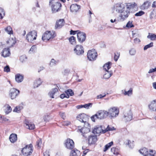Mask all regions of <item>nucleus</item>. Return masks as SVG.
<instances>
[{"label": "nucleus", "mask_w": 156, "mask_h": 156, "mask_svg": "<svg viewBox=\"0 0 156 156\" xmlns=\"http://www.w3.org/2000/svg\"><path fill=\"white\" fill-rule=\"evenodd\" d=\"M77 37L79 42L80 43H82L85 40L86 34L84 32H79L77 33Z\"/></svg>", "instance_id": "obj_14"}, {"label": "nucleus", "mask_w": 156, "mask_h": 156, "mask_svg": "<svg viewBox=\"0 0 156 156\" xmlns=\"http://www.w3.org/2000/svg\"><path fill=\"white\" fill-rule=\"evenodd\" d=\"M155 72H156V67L154 68V69H151L149 70L148 73H150Z\"/></svg>", "instance_id": "obj_61"}, {"label": "nucleus", "mask_w": 156, "mask_h": 156, "mask_svg": "<svg viewBox=\"0 0 156 156\" xmlns=\"http://www.w3.org/2000/svg\"><path fill=\"white\" fill-rule=\"evenodd\" d=\"M144 12L142 11H140L139 12H138L136 13V14H135V16H140L142 15H143L144 14Z\"/></svg>", "instance_id": "obj_54"}, {"label": "nucleus", "mask_w": 156, "mask_h": 156, "mask_svg": "<svg viewBox=\"0 0 156 156\" xmlns=\"http://www.w3.org/2000/svg\"><path fill=\"white\" fill-rule=\"evenodd\" d=\"M150 3L148 1H146L144 2L140 6L141 9L144 10L147 9L150 6Z\"/></svg>", "instance_id": "obj_23"}, {"label": "nucleus", "mask_w": 156, "mask_h": 156, "mask_svg": "<svg viewBox=\"0 0 156 156\" xmlns=\"http://www.w3.org/2000/svg\"><path fill=\"white\" fill-rule=\"evenodd\" d=\"M41 79L40 78H39L34 81V87L35 88L41 85Z\"/></svg>", "instance_id": "obj_35"}, {"label": "nucleus", "mask_w": 156, "mask_h": 156, "mask_svg": "<svg viewBox=\"0 0 156 156\" xmlns=\"http://www.w3.org/2000/svg\"><path fill=\"white\" fill-rule=\"evenodd\" d=\"M74 51L76 54L78 55H83L84 52L83 48L81 45H76L74 49Z\"/></svg>", "instance_id": "obj_12"}, {"label": "nucleus", "mask_w": 156, "mask_h": 156, "mask_svg": "<svg viewBox=\"0 0 156 156\" xmlns=\"http://www.w3.org/2000/svg\"><path fill=\"white\" fill-rule=\"evenodd\" d=\"M11 55L9 48H5L1 52V55L4 58L9 56Z\"/></svg>", "instance_id": "obj_18"}, {"label": "nucleus", "mask_w": 156, "mask_h": 156, "mask_svg": "<svg viewBox=\"0 0 156 156\" xmlns=\"http://www.w3.org/2000/svg\"><path fill=\"white\" fill-rule=\"evenodd\" d=\"M128 144L129 146V147L130 148H132L133 147L134 144H133V141L132 142L129 140H128Z\"/></svg>", "instance_id": "obj_52"}, {"label": "nucleus", "mask_w": 156, "mask_h": 156, "mask_svg": "<svg viewBox=\"0 0 156 156\" xmlns=\"http://www.w3.org/2000/svg\"><path fill=\"white\" fill-rule=\"evenodd\" d=\"M37 33L35 30L29 32L27 35L26 39L29 42H32L36 39Z\"/></svg>", "instance_id": "obj_10"}, {"label": "nucleus", "mask_w": 156, "mask_h": 156, "mask_svg": "<svg viewBox=\"0 0 156 156\" xmlns=\"http://www.w3.org/2000/svg\"><path fill=\"white\" fill-rule=\"evenodd\" d=\"M126 27L128 28H130L134 27V26L132 24V21H129L127 23Z\"/></svg>", "instance_id": "obj_45"}, {"label": "nucleus", "mask_w": 156, "mask_h": 156, "mask_svg": "<svg viewBox=\"0 0 156 156\" xmlns=\"http://www.w3.org/2000/svg\"><path fill=\"white\" fill-rule=\"evenodd\" d=\"M108 116L111 118H115L119 114V109L116 107H113L108 109Z\"/></svg>", "instance_id": "obj_5"}, {"label": "nucleus", "mask_w": 156, "mask_h": 156, "mask_svg": "<svg viewBox=\"0 0 156 156\" xmlns=\"http://www.w3.org/2000/svg\"><path fill=\"white\" fill-rule=\"evenodd\" d=\"M80 32L79 31H73L72 30H71L70 31V34H73V35H74L76 34L78 32Z\"/></svg>", "instance_id": "obj_62"}, {"label": "nucleus", "mask_w": 156, "mask_h": 156, "mask_svg": "<svg viewBox=\"0 0 156 156\" xmlns=\"http://www.w3.org/2000/svg\"><path fill=\"white\" fill-rule=\"evenodd\" d=\"M77 119L80 121L83 122L87 125H89L87 121L89 119L88 115L84 113L80 114L76 117Z\"/></svg>", "instance_id": "obj_8"}, {"label": "nucleus", "mask_w": 156, "mask_h": 156, "mask_svg": "<svg viewBox=\"0 0 156 156\" xmlns=\"http://www.w3.org/2000/svg\"><path fill=\"white\" fill-rule=\"evenodd\" d=\"M140 42V39L136 38L134 39V42L135 43H138Z\"/></svg>", "instance_id": "obj_64"}, {"label": "nucleus", "mask_w": 156, "mask_h": 156, "mask_svg": "<svg viewBox=\"0 0 156 156\" xmlns=\"http://www.w3.org/2000/svg\"><path fill=\"white\" fill-rule=\"evenodd\" d=\"M23 76L20 74H18L15 76V80L18 83L22 82L23 80Z\"/></svg>", "instance_id": "obj_24"}, {"label": "nucleus", "mask_w": 156, "mask_h": 156, "mask_svg": "<svg viewBox=\"0 0 156 156\" xmlns=\"http://www.w3.org/2000/svg\"><path fill=\"white\" fill-rule=\"evenodd\" d=\"M129 54L131 56L134 55L136 53V51L135 49L132 48L130 49L129 51Z\"/></svg>", "instance_id": "obj_42"}, {"label": "nucleus", "mask_w": 156, "mask_h": 156, "mask_svg": "<svg viewBox=\"0 0 156 156\" xmlns=\"http://www.w3.org/2000/svg\"><path fill=\"white\" fill-rule=\"evenodd\" d=\"M112 74V72L108 71H105V73L103 76L104 78L105 79H108L109 78Z\"/></svg>", "instance_id": "obj_29"}, {"label": "nucleus", "mask_w": 156, "mask_h": 156, "mask_svg": "<svg viewBox=\"0 0 156 156\" xmlns=\"http://www.w3.org/2000/svg\"><path fill=\"white\" fill-rule=\"evenodd\" d=\"M56 36V34L53 32L52 34L50 31H47L43 35L42 40L45 42H47L51 38H53Z\"/></svg>", "instance_id": "obj_7"}, {"label": "nucleus", "mask_w": 156, "mask_h": 156, "mask_svg": "<svg viewBox=\"0 0 156 156\" xmlns=\"http://www.w3.org/2000/svg\"><path fill=\"white\" fill-rule=\"evenodd\" d=\"M58 91V89L57 88L52 89L48 93L49 96L52 98H54V95Z\"/></svg>", "instance_id": "obj_26"}, {"label": "nucleus", "mask_w": 156, "mask_h": 156, "mask_svg": "<svg viewBox=\"0 0 156 156\" xmlns=\"http://www.w3.org/2000/svg\"><path fill=\"white\" fill-rule=\"evenodd\" d=\"M5 12L3 9L0 7V19H2L4 16Z\"/></svg>", "instance_id": "obj_44"}, {"label": "nucleus", "mask_w": 156, "mask_h": 156, "mask_svg": "<svg viewBox=\"0 0 156 156\" xmlns=\"http://www.w3.org/2000/svg\"><path fill=\"white\" fill-rule=\"evenodd\" d=\"M44 156H49V152L48 151H46L44 153Z\"/></svg>", "instance_id": "obj_63"}, {"label": "nucleus", "mask_w": 156, "mask_h": 156, "mask_svg": "<svg viewBox=\"0 0 156 156\" xmlns=\"http://www.w3.org/2000/svg\"><path fill=\"white\" fill-rule=\"evenodd\" d=\"M59 62L58 60H56L54 58H52L50 62L49 65L51 67L55 66L58 64Z\"/></svg>", "instance_id": "obj_33"}, {"label": "nucleus", "mask_w": 156, "mask_h": 156, "mask_svg": "<svg viewBox=\"0 0 156 156\" xmlns=\"http://www.w3.org/2000/svg\"><path fill=\"white\" fill-rule=\"evenodd\" d=\"M124 92L123 93V94L125 95L130 96L131 95L133 94V89L132 88H130L128 91H126L125 90H124Z\"/></svg>", "instance_id": "obj_39"}, {"label": "nucleus", "mask_w": 156, "mask_h": 156, "mask_svg": "<svg viewBox=\"0 0 156 156\" xmlns=\"http://www.w3.org/2000/svg\"><path fill=\"white\" fill-rule=\"evenodd\" d=\"M27 59V57L25 55H23L21 56L20 57V60L22 62L26 61Z\"/></svg>", "instance_id": "obj_48"}, {"label": "nucleus", "mask_w": 156, "mask_h": 156, "mask_svg": "<svg viewBox=\"0 0 156 156\" xmlns=\"http://www.w3.org/2000/svg\"><path fill=\"white\" fill-rule=\"evenodd\" d=\"M148 107L150 110L156 111V100L152 101L148 105Z\"/></svg>", "instance_id": "obj_20"}, {"label": "nucleus", "mask_w": 156, "mask_h": 156, "mask_svg": "<svg viewBox=\"0 0 156 156\" xmlns=\"http://www.w3.org/2000/svg\"><path fill=\"white\" fill-rule=\"evenodd\" d=\"M69 40L71 44L74 45L76 44V39L74 37L71 36L69 38Z\"/></svg>", "instance_id": "obj_40"}, {"label": "nucleus", "mask_w": 156, "mask_h": 156, "mask_svg": "<svg viewBox=\"0 0 156 156\" xmlns=\"http://www.w3.org/2000/svg\"><path fill=\"white\" fill-rule=\"evenodd\" d=\"M106 94H104V95H102V94H100L99 95H98L97 96V98L98 99H101V98H102L104 97H105L106 96Z\"/></svg>", "instance_id": "obj_60"}, {"label": "nucleus", "mask_w": 156, "mask_h": 156, "mask_svg": "<svg viewBox=\"0 0 156 156\" xmlns=\"http://www.w3.org/2000/svg\"><path fill=\"white\" fill-rule=\"evenodd\" d=\"M7 43H9L10 44H11V46H10V47H12L14 45L16 42L14 41L12 39H9V40L7 42Z\"/></svg>", "instance_id": "obj_47"}, {"label": "nucleus", "mask_w": 156, "mask_h": 156, "mask_svg": "<svg viewBox=\"0 0 156 156\" xmlns=\"http://www.w3.org/2000/svg\"><path fill=\"white\" fill-rule=\"evenodd\" d=\"M114 10L120 13V20L124 21L128 17L130 13L129 10L126 8L125 5L121 3H117L114 6Z\"/></svg>", "instance_id": "obj_1"}, {"label": "nucleus", "mask_w": 156, "mask_h": 156, "mask_svg": "<svg viewBox=\"0 0 156 156\" xmlns=\"http://www.w3.org/2000/svg\"><path fill=\"white\" fill-rule=\"evenodd\" d=\"M88 143L90 145L94 144L98 140L97 136L95 135H90L88 136Z\"/></svg>", "instance_id": "obj_17"}, {"label": "nucleus", "mask_w": 156, "mask_h": 156, "mask_svg": "<svg viewBox=\"0 0 156 156\" xmlns=\"http://www.w3.org/2000/svg\"><path fill=\"white\" fill-rule=\"evenodd\" d=\"M79 154L80 151L76 149H74L71 151L70 156H78Z\"/></svg>", "instance_id": "obj_28"}, {"label": "nucleus", "mask_w": 156, "mask_h": 156, "mask_svg": "<svg viewBox=\"0 0 156 156\" xmlns=\"http://www.w3.org/2000/svg\"><path fill=\"white\" fill-rule=\"evenodd\" d=\"M111 151L114 154L117 155L119 154V150L118 148L113 147L111 149Z\"/></svg>", "instance_id": "obj_37"}, {"label": "nucleus", "mask_w": 156, "mask_h": 156, "mask_svg": "<svg viewBox=\"0 0 156 156\" xmlns=\"http://www.w3.org/2000/svg\"><path fill=\"white\" fill-rule=\"evenodd\" d=\"M24 124L25 125V127L29 129H34L35 128V125L34 124L30 122L27 120H25Z\"/></svg>", "instance_id": "obj_21"}, {"label": "nucleus", "mask_w": 156, "mask_h": 156, "mask_svg": "<svg viewBox=\"0 0 156 156\" xmlns=\"http://www.w3.org/2000/svg\"><path fill=\"white\" fill-rule=\"evenodd\" d=\"M9 139L11 142L12 143L15 142L17 140V135L15 134H12L9 136Z\"/></svg>", "instance_id": "obj_25"}, {"label": "nucleus", "mask_w": 156, "mask_h": 156, "mask_svg": "<svg viewBox=\"0 0 156 156\" xmlns=\"http://www.w3.org/2000/svg\"><path fill=\"white\" fill-rule=\"evenodd\" d=\"M42 144V141L41 139H39L37 140L36 142V146L39 148L41 147V145Z\"/></svg>", "instance_id": "obj_49"}, {"label": "nucleus", "mask_w": 156, "mask_h": 156, "mask_svg": "<svg viewBox=\"0 0 156 156\" xmlns=\"http://www.w3.org/2000/svg\"><path fill=\"white\" fill-rule=\"evenodd\" d=\"M115 130V128L114 127L112 126H110L109 125H108L106 128L104 129V131L105 133L108 131H113Z\"/></svg>", "instance_id": "obj_34"}, {"label": "nucleus", "mask_w": 156, "mask_h": 156, "mask_svg": "<svg viewBox=\"0 0 156 156\" xmlns=\"http://www.w3.org/2000/svg\"><path fill=\"white\" fill-rule=\"evenodd\" d=\"M102 126L97 125L95 126L93 129L92 133L95 134H100L101 133H105L104 130Z\"/></svg>", "instance_id": "obj_11"}, {"label": "nucleus", "mask_w": 156, "mask_h": 156, "mask_svg": "<svg viewBox=\"0 0 156 156\" xmlns=\"http://www.w3.org/2000/svg\"><path fill=\"white\" fill-rule=\"evenodd\" d=\"M64 20L63 19H60L56 23L55 26V29H60L61 28L64 24Z\"/></svg>", "instance_id": "obj_19"}, {"label": "nucleus", "mask_w": 156, "mask_h": 156, "mask_svg": "<svg viewBox=\"0 0 156 156\" xmlns=\"http://www.w3.org/2000/svg\"><path fill=\"white\" fill-rule=\"evenodd\" d=\"M90 130V126L89 123V125H87L84 124V127L81 129H78L77 131L81 133L83 136L85 138H87L89 136V133Z\"/></svg>", "instance_id": "obj_3"}, {"label": "nucleus", "mask_w": 156, "mask_h": 156, "mask_svg": "<svg viewBox=\"0 0 156 156\" xmlns=\"http://www.w3.org/2000/svg\"><path fill=\"white\" fill-rule=\"evenodd\" d=\"M66 147L69 149H72L74 147V143L73 140L69 138L67 139L65 143Z\"/></svg>", "instance_id": "obj_16"}, {"label": "nucleus", "mask_w": 156, "mask_h": 156, "mask_svg": "<svg viewBox=\"0 0 156 156\" xmlns=\"http://www.w3.org/2000/svg\"><path fill=\"white\" fill-rule=\"evenodd\" d=\"M4 107H5V111L6 114H8L12 111V108L9 104H6Z\"/></svg>", "instance_id": "obj_30"}, {"label": "nucleus", "mask_w": 156, "mask_h": 156, "mask_svg": "<svg viewBox=\"0 0 156 156\" xmlns=\"http://www.w3.org/2000/svg\"><path fill=\"white\" fill-rule=\"evenodd\" d=\"M92 105V103H88L87 104L83 105V108H85L87 109L89 108L90 107H91Z\"/></svg>", "instance_id": "obj_50"}, {"label": "nucleus", "mask_w": 156, "mask_h": 156, "mask_svg": "<svg viewBox=\"0 0 156 156\" xmlns=\"http://www.w3.org/2000/svg\"><path fill=\"white\" fill-rule=\"evenodd\" d=\"M20 93V91L16 89L12 88L10 90L9 96L12 99H14Z\"/></svg>", "instance_id": "obj_15"}, {"label": "nucleus", "mask_w": 156, "mask_h": 156, "mask_svg": "<svg viewBox=\"0 0 156 156\" xmlns=\"http://www.w3.org/2000/svg\"><path fill=\"white\" fill-rule=\"evenodd\" d=\"M119 53H118V52H117L115 54L114 59L115 61L116 62L117 61L118 59L119 58Z\"/></svg>", "instance_id": "obj_53"}, {"label": "nucleus", "mask_w": 156, "mask_h": 156, "mask_svg": "<svg viewBox=\"0 0 156 156\" xmlns=\"http://www.w3.org/2000/svg\"><path fill=\"white\" fill-rule=\"evenodd\" d=\"M133 118V114L129 110L124 113L123 119L126 122L131 121Z\"/></svg>", "instance_id": "obj_13"}, {"label": "nucleus", "mask_w": 156, "mask_h": 156, "mask_svg": "<svg viewBox=\"0 0 156 156\" xmlns=\"http://www.w3.org/2000/svg\"><path fill=\"white\" fill-rule=\"evenodd\" d=\"M23 108L22 105H20L15 107V108L13 110V112L19 113Z\"/></svg>", "instance_id": "obj_36"}, {"label": "nucleus", "mask_w": 156, "mask_h": 156, "mask_svg": "<svg viewBox=\"0 0 156 156\" xmlns=\"http://www.w3.org/2000/svg\"><path fill=\"white\" fill-rule=\"evenodd\" d=\"M4 71L6 72L10 71V69L9 66H6L4 68Z\"/></svg>", "instance_id": "obj_57"}, {"label": "nucleus", "mask_w": 156, "mask_h": 156, "mask_svg": "<svg viewBox=\"0 0 156 156\" xmlns=\"http://www.w3.org/2000/svg\"><path fill=\"white\" fill-rule=\"evenodd\" d=\"M112 62H110L106 63L103 66V68L105 71H108L111 67Z\"/></svg>", "instance_id": "obj_32"}, {"label": "nucleus", "mask_w": 156, "mask_h": 156, "mask_svg": "<svg viewBox=\"0 0 156 156\" xmlns=\"http://www.w3.org/2000/svg\"><path fill=\"white\" fill-rule=\"evenodd\" d=\"M108 116L107 111L105 110H100L98 111L94 115L91 117L92 121L95 122V120L98 119H102L106 118Z\"/></svg>", "instance_id": "obj_2"}, {"label": "nucleus", "mask_w": 156, "mask_h": 156, "mask_svg": "<svg viewBox=\"0 0 156 156\" xmlns=\"http://www.w3.org/2000/svg\"><path fill=\"white\" fill-rule=\"evenodd\" d=\"M80 8V6L76 4H73L71 5L70 9L72 12H76Z\"/></svg>", "instance_id": "obj_22"}, {"label": "nucleus", "mask_w": 156, "mask_h": 156, "mask_svg": "<svg viewBox=\"0 0 156 156\" xmlns=\"http://www.w3.org/2000/svg\"><path fill=\"white\" fill-rule=\"evenodd\" d=\"M70 71L68 69H65L64 70V72H62L63 74L64 75H66L69 74Z\"/></svg>", "instance_id": "obj_59"}, {"label": "nucleus", "mask_w": 156, "mask_h": 156, "mask_svg": "<svg viewBox=\"0 0 156 156\" xmlns=\"http://www.w3.org/2000/svg\"><path fill=\"white\" fill-rule=\"evenodd\" d=\"M126 5H125L126 8L129 10V12H130V9H133L134 7L136 5L135 3H134L133 4H132L131 3H126Z\"/></svg>", "instance_id": "obj_27"}, {"label": "nucleus", "mask_w": 156, "mask_h": 156, "mask_svg": "<svg viewBox=\"0 0 156 156\" xmlns=\"http://www.w3.org/2000/svg\"><path fill=\"white\" fill-rule=\"evenodd\" d=\"M62 6L61 4L59 1H58L52 4L51 6L52 13H55L59 11Z\"/></svg>", "instance_id": "obj_9"}, {"label": "nucleus", "mask_w": 156, "mask_h": 156, "mask_svg": "<svg viewBox=\"0 0 156 156\" xmlns=\"http://www.w3.org/2000/svg\"><path fill=\"white\" fill-rule=\"evenodd\" d=\"M139 151L140 154H143L144 156H146L147 154H149L148 150L146 148H144L142 149L139 150Z\"/></svg>", "instance_id": "obj_31"}, {"label": "nucleus", "mask_w": 156, "mask_h": 156, "mask_svg": "<svg viewBox=\"0 0 156 156\" xmlns=\"http://www.w3.org/2000/svg\"><path fill=\"white\" fill-rule=\"evenodd\" d=\"M37 49V47H36V45H33V46H32L31 47V48H30V51H29V52H30V53H31V52H35V51Z\"/></svg>", "instance_id": "obj_51"}, {"label": "nucleus", "mask_w": 156, "mask_h": 156, "mask_svg": "<svg viewBox=\"0 0 156 156\" xmlns=\"http://www.w3.org/2000/svg\"><path fill=\"white\" fill-rule=\"evenodd\" d=\"M5 30L6 31L8 34H12L13 31L11 27L10 26H8L5 28Z\"/></svg>", "instance_id": "obj_41"}, {"label": "nucleus", "mask_w": 156, "mask_h": 156, "mask_svg": "<svg viewBox=\"0 0 156 156\" xmlns=\"http://www.w3.org/2000/svg\"><path fill=\"white\" fill-rule=\"evenodd\" d=\"M59 115L63 119H65L66 116L65 114V113L63 112H60L59 113Z\"/></svg>", "instance_id": "obj_58"}, {"label": "nucleus", "mask_w": 156, "mask_h": 156, "mask_svg": "<svg viewBox=\"0 0 156 156\" xmlns=\"http://www.w3.org/2000/svg\"><path fill=\"white\" fill-rule=\"evenodd\" d=\"M71 124V122L68 121L63 122L62 125L64 126H68Z\"/></svg>", "instance_id": "obj_55"}, {"label": "nucleus", "mask_w": 156, "mask_h": 156, "mask_svg": "<svg viewBox=\"0 0 156 156\" xmlns=\"http://www.w3.org/2000/svg\"><path fill=\"white\" fill-rule=\"evenodd\" d=\"M98 56V53L94 49H92L88 51L87 54L88 59L90 61L95 60Z\"/></svg>", "instance_id": "obj_6"}, {"label": "nucleus", "mask_w": 156, "mask_h": 156, "mask_svg": "<svg viewBox=\"0 0 156 156\" xmlns=\"http://www.w3.org/2000/svg\"><path fill=\"white\" fill-rule=\"evenodd\" d=\"M153 46V43L152 42L150 43L149 44L145 45L144 48V50H146L148 48L152 47Z\"/></svg>", "instance_id": "obj_46"}, {"label": "nucleus", "mask_w": 156, "mask_h": 156, "mask_svg": "<svg viewBox=\"0 0 156 156\" xmlns=\"http://www.w3.org/2000/svg\"><path fill=\"white\" fill-rule=\"evenodd\" d=\"M60 97L62 99H63L65 97L67 98H69V95H67L66 94H66L63 93V94H61L60 95Z\"/></svg>", "instance_id": "obj_56"}, {"label": "nucleus", "mask_w": 156, "mask_h": 156, "mask_svg": "<svg viewBox=\"0 0 156 156\" xmlns=\"http://www.w3.org/2000/svg\"><path fill=\"white\" fill-rule=\"evenodd\" d=\"M148 38L150 39L152 41L156 40V35L153 34H149V35L147 36Z\"/></svg>", "instance_id": "obj_38"}, {"label": "nucleus", "mask_w": 156, "mask_h": 156, "mask_svg": "<svg viewBox=\"0 0 156 156\" xmlns=\"http://www.w3.org/2000/svg\"><path fill=\"white\" fill-rule=\"evenodd\" d=\"M33 151V147L32 144L26 145L21 150V152L24 156L31 155Z\"/></svg>", "instance_id": "obj_4"}, {"label": "nucleus", "mask_w": 156, "mask_h": 156, "mask_svg": "<svg viewBox=\"0 0 156 156\" xmlns=\"http://www.w3.org/2000/svg\"><path fill=\"white\" fill-rule=\"evenodd\" d=\"M65 93L67 95H69V96H73L74 94L73 91L71 89L67 90L65 91Z\"/></svg>", "instance_id": "obj_43"}]
</instances>
